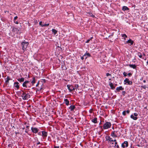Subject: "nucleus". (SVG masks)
Returning a JSON list of instances; mask_svg holds the SVG:
<instances>
[{
    "label": "nucleus",
    "mask_w": 148,
    "mask_h": 148,
    "mask_svg": "<svg viewBox=\"0 0 148 148\" xmlns=\"http://www.w3.org/2000/svg\"><path fill=\"white\" fill-rule=\"evenodd\" d=\"M29 45L28 42L25 41L24 40L22 42L21 45L22 47V49L24 51L26 50V49L27 46Z\"/></svg>",
    "instance_id": "nucleus-1"
},
{
    "label": "nucleus",
    "mask_w": 148,
    "mask_h": 148,
    "mask_svg": "<svg viewBox=\"0 0 148 148\" xmlns=\"http://www.w3.org/2000/svg\"><path fill=\"white\" fill-rule=\"evenodd\" d=\"M22 91L23 93L21 94V96L22 98L24 100L28 99L30 97V95L28 93H26L23 91Z\"/></svg>",
    "instance_id": "nucleus-2"
},
{
    "label": "nucleus",
    "mask_w": 148,
    "mask_h": 148,
    "mask_svg": "<svg viewBox=\"0 0 148 148\" xmlns=\"http://www.w3.org/2000/svg\"><path fill=\"white\" fill-rule=\"evenodd\" d=\"M111 126V124L110 122H106L103 126V129L106 130L110 128Z\"/></svg>",
    "instance_id": "nucleus-3"
},
{
    "label": "nucleus",
    "mask_w": 148,
    "mask_h": 148,
    "mask_svg": "<svg viewBox=\"0 0 148 148\" xmlns=\"http://www.w3.org/2000/svg\"><path fill=\"white\" fill-rule=\"evenodd\" d=\"M22 86L24 87L30 88L31 86V84L28 81H25L22 84Z\"/></svg>",
    "instance_id": "nucleus-4"
},
{
    "label": "nucleus",
    "mask_w": 148,
    "mask_h": 148,
    "mask_svg": "<svg viewBox=\"0 0 148 148\" xmlns=\"http://www.w3.org/2000/svg\"><path fill=\"white\" fill-rule=\"evenodd\" d=\"M124 84L132 85V82L130 81L129 79L126 78L124 81Z\"/></svg>",
    "instance_id": "nucleus-5"
},
{
    "label": "nucleus",
    "mask_w": 148,
    "mask_h": 148,
    "mask_svg": "<svg viewBox=\"0 0 148 148\" xmlns=\"http://www.w3.org/2000/svg\"><path fill=\"white\" fill-rule=\"evenodd\" d=\"M32 132L34 133H36L38 131V129L36 127H32L31 128Z\"/></svg>",
    "instance_id": "nucleus-6"
},
{
    "label": "nucleus",
    "mask_w": 148,
    "mask_h": 148,
    "mask_svg": "<svg viewBox=\"0 0 148 148\" xmlns=\"http://www.w3.org/2000/svg\"><path fill=\"white\" fill-rule=\"evenodd\" d=\"M67 87L68 90H69L70 92H71L73 90H75V88L72 85H67Z\"/></svg>",
    "instance_id": "nucleus-7"
},
{
    "label": "nucleus",
    "mask_w": 148,
    "mask_h": 148,
    "mask_svg": "<svg viewBox=\"0 0 148 148\" xmlns=\"http://www.w3.org/2000/svg\"><path fill=\"white\" fill-rule=\"evenodd\" d=\"M117 131H114L110 135L113 138H116L117 136Z\"/></svg>",
    "instance_id": "nucleus-8"
},
{
    "label": "nucleus",
    "mask_w": 148,
    "mask_h": 148,
    "mask_svg": "<svg viewBox=\"0 0 148 148\" xmlns=\"http://www.w3.org/2000/svg\"><path fill=\"white\" fill-rule=\"evenodd\" d=\"M128 146V143L127 141H124L123 143L122 144L121 147L124 148L125 147H127Z\"/></svg>",
    "instance_id": "nucleus-9"
},
{
    "label": "nucleus",
    "mask_w": 148,
    "mask_h": 148,
    "mask_svg": "<svg viewBox=\"0 0 148 148\" xmlns=\"http://www.w3.org/2000/svg\"><path fill=\"white\" fill-rule=\"evenodd\" d=\"M137 55L140 58L143 59L144 58V57L145 56V54H142L140 52H138L137 53Z\"/></svg>",
    "instance_id": "nucleus-10"
},
{
    "label": "nucleus",
    "mask_w": 148,
    "mask_h": 148,
    "mask_svg": "<svg viewBox=\"0 0 148 148\" xmlns=\"http://www.w3.org/2000/svg\"><path fill=\"white\" fill-rule=\"evenodd\" d=\"M42 136L43 137V138L47 137V132L45 131H42Z\"/></svg>",
    "instance_id": "nucleus-11"
},
{
    "label": "nucleus",
    "mask_w": 148,
    "mask_h": 148,
    "mask_svg": "<svg viewBox=\"0 0 148 148\" xmlns=\"http://www.w3.org/2000/svg\"><path fill=\"white\" fill-rule=\"evenodd\" d=\"M84 57H85V58L86 59L88 57H90L91 56L90 54L88 52H87L84 55Z\"/></svg>",
    "instance_id": "nucleus-12"
},
{
    "label": "nucleus",
    "mask_w": 148,
    "mask_h": 148,
    "mask_svg": "<svg viewBox=\"0 0 148 148\" xmlns=\"http://www.w3.org/2000/svg\"><path fill=\"white\" fill-rule=\"evenodd\" d=\"M19 83L18 82H15L14 83V86L18 90L19 88V86L18 85Z\"/></svg>",
    "instance_id": "nucleus-13"
},
{
    "label": "nucleus",
    "mask_w": 148,
    "mask_h": 148,
    "mask_svg": "<svg viewBox=\"0 0 148 148\" xmlns=\"http://www.w3.org/2000/svg\"><path fill=\"white\" fill-rule=\"evenodd\" d=\"M124 90V88L122 87V86H120L119 87H117L116 89V90L118 91H119L120 90Z\"/></svg>",
    "instance_id": "nucleus-14"
},
{
    "label": "nucleus",
    "mask_w": 148,
    "mask_h": 148,
    "mask_svg": "<svg viewBox=\"0 0 148 148\" xmlns=\"http://www.w3.org/2000/svg\"><path fill=\"white\" fill-rule=\"evenodd\" d=\"M126 43H130V45H133L134 43V41L133 40H132L131 39H130L129 40H128L127 41Z\"/></svg>",
    "instance_id": "nucleus-15"
},
{
    "label": "nucleus",
    "mask_w": 148,
    "mask_h": 148,
    "mask_svg": "<svg viewBox=\"0 0 148 148\" xmlns=\"http://www.w3.org/2000/svg\"><path fill=\"white\" fill-rule=\"evenodd\" d=\"M64 101L66 106H68L69 104V101L67 99H64Z\"/></svg>",
    "instance_id": "nucleus-16"
},
{
    "label": "nucleus",
    "mask_w": 148,
    "mask_h": 148,
    "mask_svg": "<svg viewBox=\"0 0 148 148\" xmlns=\"http://www.w3.org/2000/svg\"><path fill=\"white\" fill-rule=\"evenodd\" d=\"M109 85L112 89L114 90L115 89V87L113 86V84L112 83L110 82L109 83Z\"/></svg>",
    "instance_id": "nucleus-17"
},
{
    "label": "nucleus",
    "mask_w": 148,
    "mask_h": 148,
    "mask_svg": "<svg viewBox=\"0 0 148 148\" xmlns=\"http://www.w3.org/2000/svg\"><path fill=\"white\" fill-rule=\"evenodd\" d=\"M75 108V106L74 105H71L69 108L70 109L71 111H73Z\"/></svg>",
    "instance_id": "nucleus-18"
},
{
    "label": "nucleus",
    "mask_w": 148,
    "mask_h": 148,
    "mask_svg": "<svg viewBox=\"0 0 148 148\" xmlns=\"http://www.w3.org/2000/svg\"><path fill=\"white\" fill-rule=\"evenodd\" d=\"M128 65L130 67L134 69H136V65H135V64H130Z\"/></svg>",
    "instance_id": "nucleus-19"
},
{
    "label": "nucleus",
    "mask_w": 148,
    "mask_h": 148,
    "mask_svg": "<svg viewBox=\"0 0 148 148\" xmlns=\"http://www.w3.org/2000/svg\"><path fill=\"white\" fill-rule=\"evenodd\" d=\"M12 31L13 32H15L16 31H19V29H18V28L17 27H13L12 28Z\"/></svg>",
    "instance_id": "nucleus-20"
},
{
    "label": "nucleus",
    "mask_w": 148,
    "mask_h": 148,
    "mask_svg": "<svg viewBox=\"0 0 148 148\" xmlns=\"http://www.w3.org/2000/svg\"><path fill=\"white\" fill-rule=\"evenodd\" d=\"M17 80L20 82H23L24 81V78L23 77H22L21 78H19L17 79Z\"/></svg>",
    "instance_id": "nucleus-21"
},
{
    "label": "nucleus",
    "mask_w": 148,
    "mask_h": 148,
    "mask_svg": "<svg viewBox=\"0 0 148 148\" xmlns=\"http://www.w3.org/2000/svg\"><path fill=\"white\" fill-rule=\"evenodd\" d=\"M107 141H110V142H113V140L110 137V136H108L106 138Z\"/></svg>",
    "instance_id": "nucleus-22"
},
{
    "label": "nucleus",
    "mask_w": 148,
    "mask_h": 148,
    "mask_svg": "<svg viewBox=\"0 0 148 148\" xmlns=\"http://www.w3.org/2000/svg\"><path fill=\"white\" fill-rule=\"evenodd\" d=\"M97 118H95L92 119V121L94 123H97Z\"/></svg>",
    "instance_id": "nucleus-23"
},
{
    "label": "nucleus",
    "mask_w": 148,
    "mask_h": 148,
    "mask_svg": "<svg viewBox=\"0 0 148 148\" xmlns=\"http://www.w3.org/2000/svg\"><path fill=\"white\" fill-rule=\"evenodd\" d=\"M130 117L134 120H136L138 119L137 117H135V116H134L132 114L130 116Z\"/></svg>",
    "instance_id": "nucleus-24"
},
{
    "label": "nucleus",
    "mask_w": 148,
    "mask_h": 148,
    "mask_svg": "<svg viewBox=\"0 0 148 148\" xmlns=\"http://www.w3.org/2000/svg\"><path fill=\"white\" fill-rule=\"evenodd\" d=\"M129 10V8L126 6H123L122 8V10L123 11H125L126 10Z\"/></svg>",
    "instance_id": "nucleus-25"
},
{
    "label": "nucleus",
    "mask_w": 148,
    "mask_h": 148,
    "mask_svg": "<svg viewBox=\"0 0 148 148\" xmlns=\"http://www.w3.org/2000/svg\"><path fill=\"white\" fill-rule=\"evenodd\" d=\"M52 33L54 35H56L58 32V31L55 29H52Z\"/></svg>",
    "instance_id": "nucleus-26"
},
{
    "label": "nucleus",
    "mask_w": 148,
    "mask_h": 148,
    "mask_svg": "<svg viewBox=\"0 0 148 148\" xmlns=\"http://www.w3.org/2000/svg\"><path fill=\"white\" fill-rule=\"evenodd\" d=\"M121 35L122 36L124 40H125L126 39L125 38L127 37V36L125 34H121Z\"/></svg>",
    "instance_id": "nucleus-27"
},
{
    "label": "nucleus",
    "mask_w": 148,
    "mask_h": 148,
    "mask_svg": "<svg viewBox=\"0 0 148 148\" xmlns=\"http://www.w3.org/2000/svg\"><path fill=\"white\" fill-rule=\"evenodd\" d=\"M6 80L5 81V82L7 83H9V81L10 80V78L8 76H7V77L6 78Z\"/></svg>",
    "instance_id": "nucleus-28"
},
{
    "label": "nucleus",
    "mask_w": 148,
    "mask_h": 148,
    "mask_svg": "<svg viewBox=\"0 0 148 148\" xmlns=\"http://www.w3.org/2000/svg\"><path fill=\"white\" fill-rule=\"evenodd\" d=\"M114 147H116V148H118L119 147V145L117 144V142H115V145L114 146Z\"/></svg>",
    "instance_id": "nucleus-29"
},
{
    "label": "nucleus",
    "mask_w": 148,
    "mask_h": 148,
    "mask_svg": "<svg viewBox=\"0 0 148 148\" xmlns=\"http://www.w3.org/2000/svg\"><path fill=\"white\" fill-rule=\"evenodd\" d=\"M33 80H32V81L31 82V83L32 84H34V83H35V82H36V80H35V77H33Z\"/></svg>",
    "instance_id": "nucleus-30"
},
{
    "label": "nucleus",
    "mask_w": 148,
    "mask_h": 148,
    "mask_svg": "<svg viewBox=\"0 0 148 148\" xmlns=\"http://www.w3.org/2000/svg\"><path fill=\"white\" fill-rule=\"evenodd\" d=\"M49 23H47V24L45 23V24H42V27H45V26H49Z\"/></svg>",
    "instance_id": "nucleus-31"
},
{
    "label": "nucleus",
    "mask_w": 148,
    "mask_h": 148,
    "mask_svg": "<svg viewBox=\"0 0 148 148\" xmlns=\"http://www.w3.org/2000/svg\"><path fill=\"white\" fill-rule=\"evenodd\" d=\"M123 74L124 76L126 77L127 75V73L125 72H124L123 73Z\"/></svg>",
    "instance_id": "nucleus-32"
},
{
    "label": "nucleus",
    "mask_w": 148,
    "mask_h": 148,
    "mask_svg": "<svg viewBox=\"0 0 148 148\" xmlns=\"http://www.w3.org/2000/svg\"><path fill=\"white\" fill-rule=\"evenodd\" d=\"M141 87L144 89H146L147 87L146 85L142 86Z\"/></svg>",
    "instance_id": "nucleus-33"
},
{
    "label": "nucleus",
    "mask_w": 148,
    "mask_h": 148,
    "mask_svg": "<svg viewBox=\"0 0 148 148\" xmlns=\"http://www.w3.org/2000/svg\"><path fill=\"white\" fill-rule=\"evenodd\" d=\"M126 112L125 111H123V112H122V114L123 115V116H125L126 115Z\"/></svg>",
    "instance_id": "nucleus-34"
},
{
    "label": "nucleus",
    "mask_w": 148,
    "mask_h": 148,
    "mask_svg": "<svg viewBox=\"0 0 148 148\" xmlns=\"http://www.w3.org/2000/svg\"><path fill=\"white\" fill-rule=\"evenodd\" d=\"M134 116H135V117H136L138 115V114L136 113H134Z\"/></svg>",
    "instance_id": "nucleus-35"
},
{
    "label": "nucleus",
    "mask_w": 148,
    "mask_h": 148,
    "mask_svg": "<svg viewBox=\"0 0 148 148\" xmlns=\"http://www.w3.org/2000/svg\"><path fill=\"white\" fill-rule=\"evenodd\" d=\"M14 22L16 24H18V23L17 21H14Z\"/></svg>",
    "instance_id": "nucleus-36"
},
{
    "label": "nucleus",
    "mask_w": 148,
    "mask_h": 148,
    "mask_svg": "<svg viewBox=\"0 0 148 148\" xmlns=\"http://www.w3.org/2000/svg\"><path fill=\"white\" fill-rule=\"evenodd\" d=\"M125 91H123L122 92V94L124 96H125Z\"/></svg>",
    "instance_id": "nucleus-37"
},
{
    "label": "nucleus",
    "mask_w": 148,
    "mask_h": 148,
    "mask_svg": "<svg viewBox=\"0 0 148 148\" xmlns=\"http://www.w3.org/2000/svg\"><path fill=\"white\" fill-rule=\"evenodd\" d=\"M42 22L41 21H40L39 22V24L40 25H41V26L42 27Z\"/></svg>",
    "instance_id": "nucleus-38"
},
{
    "label": "nucleus",
    "mask_w": 148,
    "mask_h": 148,
    "mask_svg": "<svg viewBox=\"0 0 148 148\" xmlns=\"http://www.w3.org/2000/svg\"><path fill=\"white\" fill-rule=\"evenodd\" d=\"M106 75L107 76H108L109 75L111 76V74H109L108 73H107L106 74Z\"/></svg>",
    "instance_id": "nucleus-39"
},
{
    "label": "nucleus",
    "mask_w": 148,
    "mask_h": 148,
    "mask_svg": "<svg viewBox=\"0 0 148 148\" xmlns=\"http://www.w3.org/2000/svg\"><path fill=\"white\" fill-rule=\"evenodd\" d=\"M129 77H130L131 76L132 74L130 73H129L128 74H127Z\"/></svg>",
    "instance_id": "nucleus-40"
},
{
    "label": "nucleus",
    "mask_w": 148,
    "mask_h": 148,
    "mask_svg": "<svg viewBox=\"0 0 148 148\" xmlns=\"http://www.w3.org/2000/svg\"><path fill=\"white\" fill-rule=\"evenodd\" d=\"M18 18V17L17 16H15L14 18V21H15Z\"/></svg>",
    "instance_id": "nucleus-41"
},
{
    "label": "nucleus",
    "mask_w": 148,
    "mask_h": 148,
    "mask_svg": "<svg viewBox=\"0 0 148 148\" xmlns=\"http://www.w3.org/2000/svg\"><path fill=\"white\" fill-rule=\"evenodd\" d=\"M90 39H88L85 42L86 43H88L89 42Z\"/></svg>",
    "instance_id": "nucleus-42"
},
{
    "label": "nucleus",
    "mask_w": 148,
    "mask_h": 148,
    "mask_svg": "<svg viewBox=\"0 0 148 148\" xmlns=\"http://www.w3.org/2000/svg\"><path fill=\"white\" fill-rule=\"evenodd\" d=\"M75 87L76 88H78L79 87V86L78 84H75Z\"/></svg>",
    "instance_id": "nucleus-43"
},
{
    "label": "nucleus",
    "mask_w": 148,
    "mask_h": 148,
    "mask_svg": "<svg viewBox=\"0 0 148 148\" xmlns=\"http://www.w3.org/2000/svg\"><path fill=\"white\" fill-rule=\"evenodd\" d=\"M84 58H85V57H84V55H83V56H82V57H81V59L82 60H83V59H84Z\"/></svg>",
    "instance_id": "nucleus-44"
},
{
    "label": "nucleus",
    "mask_w": 148,
    "mask_h": 148,
    "mask_svg": "<svg viewBox=\"0 0 148 148\" xmlns=\"http://www.w3.org/2000/svg\"><path fill=\"white\" fill-rule=\"evenodd\" d=\"M126 112L127 113L129 114L130 113V110H127Z\"/></svg>",
    "instance_id": "nucleus-45"
},
{
    "label": "nucleus",
    "mask_w": 148,
    "mask_h": 148,
    "mask_svg": "<svg viewBox=\"0 0 148 148\" xmlns=\"http://www.w3.org/2000/svg\"><path fill=\"white\" fill-rule=\"evenodd\" d=\"M40 144V142L39 141H37V145H39V144Z\"/></svg>",
    "instance_id": "nucleus-46"
},
{
    "label": "nucleus",
    "mask_w": 148,
    "mask_h": 148,
    "mask_svg": "<svg viewBox=\"0 0 148 148\" xmlns=\"http://www.w3.org/2000/svg\"><path fill=\"white\" fill-rule=\"evenodd\" d=\"M38 134L39 135H41V133L40 132H39L38 133Z\"/></svg>",
    "instance_id": "nucleus-47"
},
{
    "label": "nucleus",
    "mask_w": 148,
    "mask_h": 148,
    "mask_svg": "<svg viewBox=\"0 0 148 148\" xmlns=\"http://www.w3.org/2000/svg\"><path fill=\"white\" fill-rule=\"evenodd\" d=\"M54 148H59V146H55Z\"/></svg>",
    "instance_id": "nucleus-48"
},
{
    "label": "nucleus",
    "mask_w": 148,
    "mask_h": 148,
    "mask_svg": "<svg viewBox=\"0 0 148 148\" xmlns=\"http://www.w3.org/2000/svg\"><path fill=\"white\" fill-rule=\"evenodd\" d=\"M39 82H38V83L36 85V87H37L38 86V85H39Z\"/></svg>",
    "instance_id": "nucleus-49"
},
{
    "label": "nucleus",
    "mask_w": 148,
    "mask_h": 148,
    "mask_svg": "<svg viewBox=\"0 0 148 148\" xmlns=\"http://www.w3.org/2000/svg\"><path fill=\"white\" fill-rule=\"evenodd\" d=\"M143 82L144 83H145L146 82V81L145 80L143 81Z\"/></svg>",
    "instance_id": "nucleus-50"
},
{
    "label": "nucleus",
    "mask_w": 148,
    "mask_h": 148,
    "mask_svg": "<svg viewBox=\"0 0 148 148\" xmlns=\"http://www.w3.org/2000/svg\"><path fill=\"white\" fill-rule=\"evenodd\" d=\"M113 140V141L115 142H116V139H114V140Z\"/></svg>",
    "instance_id": "nucleus-51"
},
{
    "label": "nucleus",
    "mask_w": 148,
    "mask_h": 148,
    "mask_svg": "<svg viewBox=\"0 0 148 148\" xmlns=\"http://www.w3.org/2000/svg\"><path fill=\"white\" fill-rule=\"evenodd\" d=\"M29 127V126H27L26 127L27 128V129H28V128Z\"/></svg>",
    "instance_id": "nucleus-52"
},
{
    "label": "nucleus",
    "mask_w": 148,
    "mask_h": 148,
    "mask_svg": "<svg viewBox=\"0 0 148 148\" xmlns=\"http://www.w3.org/2000/svg\"><path fill=\"white\" fill-rule=\"evenodd\" d=\"M25 132L26 133H27V130H25Z\"/></svg>",
    "instance_id": "nucleus-53"
},
{
    "label": "nucleus",
    "mask_w": 148,
    "mask_h": 148,
    "mask_svg": "<svg viewBox=\"0 0 148 148\" xmlns=\"http://www.w3.org/2000/svg\"><path fill=\"white\" fill-rule=\"evenodd\" d=\"M93 38V37H91L90 39L91 40Z\"/></svg>",
    "instance_id": "nucleus-54"
},
{
    "label": "nucleus",
    "mask_w": 148,
    "mask_h": 148,
    "mask_svg": "<svg viewBox=\"0 0 148 148\" xmlns=\"http://www.w3.org/2000/svg\"><path fill=\"white\" fill-rule=\"evenodd\" d=\"M42 89V88L41 87V88H40V90H41V89Z\"/></svg>",
    "instance_id": "nucleus-55"
},
{
    "label": "nucleus",
    "mask_w": 148,
    "mask_h": 148,
    "mask_svg": "<svg viewBox=\"0 0 148 148\" xmlns=\"http://www.w3.org/2000/svg\"><path fill=\"white\" fill-rule=\"evenodd\" d=\"M147 63L148 64V61L147 62Z\"/></svg>",
    "instance_id": "nucleus-56"
},
{
    "label": "nucleus",
    "mask_w": 148,
    "mask_h": 148,
    "mask_svg": "<svg viewBox=\"0 0 148 148\" xmlns=\"http://www.w3.org/2000/svg\"><path fill=\"white\" fill-rule=\"evenodd\" d=\"M1 74H0V78H1Z\"/></svg>",
    "instance_id": "nucleus-57"
},
{
    "label": "nucleus",
    "mask_w": 148,
    "mask_h": 148,
    "mask_svg": "<svg viewBox=\"0 0 148 148\" xmlns=\"http://www.w3.org/2000/svg\"><path fill=\"white\" fill-rule=\"evenodd\" d=\"M99 127H101V128H102V126H100Z\"/></svg>",
    "instance_id": "nucleus-58"
},
{
    "label": "nucleus",
    "mask_w": 148,
    "mask_h": 148,
    "mask_svg": "<svg viewBox=\"0 0 148 148\" xmlns=\"http://www.w3.org/2000/svg\"><path fill=\"white\" fill-rule=\"evenodd\" d=\"M22 129H24L25 128H24H24H22Z\"/></svg>",
    "instance_id": "nucleus-59"
},
{
    "label": "nucleus",
    "mask_w": 148,
    "mask_h": 148,
    "mask_svg": "<svg viewBox=\"0 0 148 148\" xmlns=\"http://www.w3.org/2000/svg\"><path fill=\"white\" fill-rule=\"evenodd\" d=\"M113 34H111V36H113Z\"/></svg>",
    "instance_id": "nucleus-60"
},
{
    "label": "nucleus",
    "mask_w": 148,
    "mask_h": 148,
    "mask_svg": "<svg viewBox=\"0 0 148 148\" xmlns=\"http://www.w3.org/2000/svg\"><path fill=\"white\" fill-rule=\"evenodd\" d=\"M142 79V78L141 79H140V80H141Z\"/></svg>",
    "instance_id": "nucleus-61"
},
{
    "label": "nucleus",
    "mask_w": 148,
    "mask_h": 148,
    "mask_svg": "<svg viewBox=\"0 0 148 148\" xmlns=\"http://www.w3.org/2000/svg\"><path fill=\"white\" fill-rule=\"evenodd\" d=\"M112 128L113 129H114V128L113 127Z\"/></svg>",
    "instance_id": "nucleus-62"
},
{
    "label": "nucleus",
    "mask_w": 148,
    "mask_h": 148,
    "mask_svg": "<svg viewBox=\"0 0 148 148\" xmlns=\"http://www.w3.org/2000/svg\"><path fill=\"white\" fill-rule=\"evenodd\" d=\"M109 80H111V79H109Z\"/></svg>",
    "instance_id": "nucleus-63"
},
{
    "label": "nucleus",
    "mask_w": 148,
    "mask_h": 148,
    "mask_svg": "<svg viewBox=\"0 0 148 148\" xmlns=\"http://www.w3.org/2000/svg\"><path fill=\"white\" fill-rule=\"evenodd\" d=\"M101 123V122H100V123H99V124H100Z\"/></svg>",
    "instance_id": "nucleus-64"
}]
</instances>
